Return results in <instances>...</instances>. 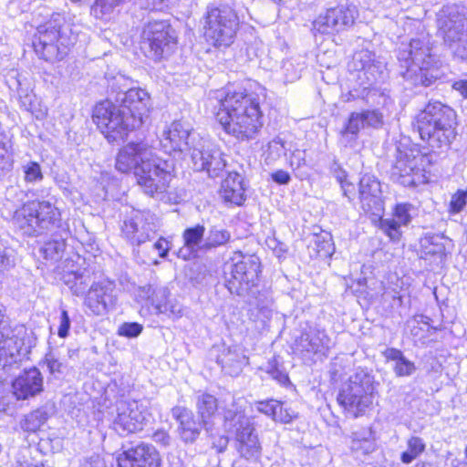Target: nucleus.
I'll list each match as a JSON object with an SVG mask.
<instances>
[{
  "mask_svg": "<svg viewBox=\"0 0 467 467\" xmlns=\"http://www.w3.org/2000/svg\"><path fill=\"white\" fill-rule=\"evenodd\" d=\"M351 67L363 74L368 85L375 83L381 74V65L375 61V55L368 49H361L353 55ZM361 78V75H358Z\"/></svg>",
  "mask_w": 467,
  "mask_h": 467,
  "instance_id": "26",
  "label": "nucleus"
},
{
  "mask_svg": "<svg viewBox=\"0 0 467 467\" xmlns=\"http://www.w3.org/2000/svg\"><path fill=\"white\" fill-rule=\"evenodd\" d=\"M115 167L122 173L133 171L138 185L150 197L166 192L175 176L174 161L158 156L152 147L142 140L130 142L120 149Z\"/></svg>",
  "mask_w": 467,
  "mask_h": 467,
  "instance_id": "2",
  "label": "nucleus"
},
{
  "mask_svg": "<svg viewBox=\"0 0 467 467\" xmlns=\"http://www.w3.org/2000/svg\"><path fill=\"white\" fill-rule=\"evenodd\" d=\"M153 248L158 251L159 255L161 258H165L170 250L169 242L165 238L161 237L154 243Z\"/></svg>",
  "mask_w": 467,
  "mask_h": 467,
  "instance_id": "63",
  "label": "nucleus"
},
{
  "mask_svg": "<svg viewBox=\"0 0 467 467\" xmlns=\"http://www.w3.org/2000/svg\"><path fill=\"white\" fill-rule=\"evenodd\" d=\"M158 228V218L150 210H134L123 222L122 235L132 244L150 240Z\"/></svg>",
  "mask_w": 467,
  "mask_h": 467,
  "instance_id": "16",
  "label": "nucleus"
},
{
  "mask_svg": "<svg viewBox=\"0 0 467 467\" xmlns=\"http://www.w3.org/2000/svg\"><path fill=\"white\" fill-rule=\"evenodd\" d=\"M410 203H399L394 210L393 218L380 219V229L393 241L400 240L401 235L400 226L407 225L411 221Z\"/></svg>",
  "mask_w": 467,
  "mask_h": 467,
  "instance_id": "25",
  "label": "nucleus"
},
{
  "mask_svg": "<svg viewBox=\"0 0 467 467\" xmlns=\"http://www.w3.org/2000/svg\"><path fill=\"white\" fill-rule=\"evenodd\" d=\"M330 173L338 183L348 179L347 171L341 167L337 161H333L329 167Z\"/></svg>",
  "mask_w": 467,
  "mask_h": 467,
  "instance_id": "59",
  "label": "nucleus"
},
{
  "mask_svg": "<svg viewBox=\"0 0 467 467\" xmlns=\"http://www.w3.org/2000/svg\"><path fill=\"white\" fill-rule=\"evenodd\" d=\"M315 243L320 255L328 256L333 254L334 247L330 236H317Z\"/></svg>",
  "mask_w": 467,
  "mask_h": 467,
  "instance_id": "52",
  "label": "nucleus"
},
{
  "mask_svg": "<svg viewBox=\"0 0 467 467\" xmlns=\"http://www.w3.org/2000/svg\"><path fill=\"white\" fill-rule=\"evenodd\" d=\"M25 375L16 378L12 384L13 394L16 400H26L29 397V377L26 369Z\"/></svg>",
  "mask_w": 467,
  "mask_h": 467,
  "instance_id": "43",
  "label": "nucleus"
},
{
  "mask_svg": "<svg viewBox=\"0 0 467 467\" xmlns=\"http://www.w3.org/2000/svg\"><path fill=\"white\" fill-rule=\"evenodd\" d=\"M12 223L15 227L27 234L29 230V207L24 204L20 209H17L14 213Z\"/></svg>",
  "mask_w": 467,
  "mask_h": 467,
  "instance_id": "44",
  "label": "nucleus"
},
{
  "mask_svg": "<svg viewBox=\"0 0 467 467\" xmlns=\"http://www.w3.org/2000/svg\"><path fill=\"white\" fill-rule=\"evenodd\" d=\"M200 138L199 134L191 131L189 125L182 121H173L164 132L161 143L173 151H188Z\"/></svg>",
  "mask_w": 467,
  "mask_h": 467,
  "instance_id": "22",
  "label": "nucleus"
},
{
  "mask_svg": "<svg viewBox=\"0 0 467 467\" xmlns=\"http://www.w3.org/2000/svg\"><path fill=\"white\" fill-rule=\"evenodd\" d=\"M223 420L226 429L243 428L245 423H252L250 419L246 418L243 410L237 406L233 400L230 408H227L223 412Z\"/></svg>",
  "mask_w": 467,
  "mask_h": 467,
  "instance_id": "39",
  "label": "nucleus"
},
{
  "mask_svg": "<svg viewBox=\"0 0 467 467\" xmlns=\"http://www.w3.org/2000/svg\"><path fill=\"white\" fill-rule=\"evenodd\" d=\"M221 196L227 202L241 205L245 200L244 179L237 172H229L221 185Z\"/></svg>",
  "mask_w": 467,
  "mask_h": 467,
  "instance_id": "28",
  "label": "nucleus"
},
{
  "mask_svg": "<svg viewBox=\"0 0 467 467\" xmlns=\"http://www.w3.org/2000/svg\"><path fill=\"white\" fill-rule=\"evenodd\" d=\"M171 416L178 422L177 431L180 439L184 443H194L203 427L202 420H197L193 412L183 406L173 407Z\"/></svg>",
  "mask_w": 467,
  "mask_h": 467,
  "instance_id": "23",
  "label": "nucleus"
},
{
  "mask_svg": "<svg viewBox=\"0 0 467 467\" xmlns=\"http://www.w3.org/2000/svg\"><path fill=\"white\" fill-rule=\"evenodd\" d=\"M339 184L343 196L346 197L348 200V202H352L356 195L355 185L352 182H348V179L345 180V182H340Z\"/></svg>",
  "mask_w": 467,
  "mask_h": 467,
  "instance_id": "61",
  "label": "nucleus"
},
{
  "mask_svg": "<svg viewBox=\"0 0 467 467\" xmlns=\"http://www.w3.org/2000/svg\"><path fill=\"white\" fill-rule=\"evenodd\" d=\"M170 290L165 286L157 287L154 296L150 298L151 306L156 309V313L159 314V306H163L164 302L169 299Z\"/></svg>",
  "mask_w": 467,
  "mask_h": 467,
  "instance_id": "53",
  "label": "nucleus"
},
{
  "mask_svg": "<svg viewBox=\"0 0 467 467\" xmlns=\"http://www.w3.org/2000/svg\"><path fill=\"white\" fill-rule=\"evenodd\" d=\"M295 412L284 407V403H279V408L277 407L276 414L275 415L274 420L280 421L282 423H289L295 418Z\"/></svg>",
  "mask_w": 467,
  "mask_h": 467,
  "instance_id": "55",
  "label": "nucleus"
},
{
  "mask_svg": "<svg viewBox=\"0 0 467 467\" xmlns=\"http://www.w3.org/2000/svg\"><path fill=\"white\" fill-rule=\"evenodd\" d=\"M331 345V338L326 330L317 327H308L296 342L297 350L302 353L313 354L321 358L328 356Z\"/></svg>",
  "mask_w": 467,
  "mask_h": 467,
  "instance_id": "20",
  "label": "nucleus"
},
{
  "mask_svg": "<svg viewBox=\"0 0 467 467\" xmlns=\"http://www.w3.org/2000/svg\"><path fill=\"white\" fill-rule=\"evenodd\" d=\"M243 358L244 357H242L236 349L223 346L221 354L218 355L216 361L223 369L227 370L228 373L237 374L241 371Z\"/></svg>",
  "mask_w": 467,
  "mask_h": 467,
  "instance_id": "35",
  "label": "nucleus"
},
{
  "mask_svg": "<svg viewBox=\"0 0 467 467\" xmlns=\"http://www.w3.org/2000/svg\"><path fill=\"white\" fill-rule=\"evenodd\" d=\"M142 325L137 322L123 323L118 329V334L126 337H136L142 332Z\"/></svg>",
  "mask_w": 467,
  "mask_h": 467,
  "instance_id": "51",
  "label": "nucleus"
},
{
  "mask_svg": "<svg viewBox=\"0 0 467 467\" xmlns=\"http://www.w3.org/2000/svg\"><path fill=\"white\" fill-rule=\"evenodd\" d=\"M117 462L119 467H161V457L153 445L140 442L119 453Z\"/></svg>",
  "mask_w": 467,
  "mask_h": 467,
  "instance_id": "19",
  "label": "nucleus"
},
{
  "mask_svg": "<svg viewBox=\"0 0 467 467\" xmlns=\"http://www.w3.org/2000/svg\"><path fill=\"white\" fill-rule=\"evenodd\" d=\"M467 206V188L464 190H458L454 194H452L450 204H449V213L451 214H456L464 210Z\"/></svg>",
  "mask_w": 467,
  "mask_h": 467,
  "instance_id": "45",
  "label": "nucleus"
},
{
  "mask_svg": "<svg viewBox=\"0 0 467 467\" xmlns=\"http://www.w3.org/2000/svg\"><path fill=\"white\" fill-rule=\"evenodd\" d=\"M466 18L463 16H450L441 23V30L446 45L453 51V47L466 36Z\"/></svg>",
  "mask_w": 467,
  "mask_h": 467,
  "instance_id": "27",
  "label": "nucleus"
},
{
  "mask_svg": "<svg viewBox=\"0 0 467 467\" xmlns=\"http://www.w3.org/2000/svg\"><path fill=\"white\" fill-rule=\"evenodd\" d=\"M306 150H296L293 151L290 159V166L293 169H299L306 165Z\"/></svg>",
  "mask_w": 467,
  "mask_h": 467,
  "instance_id": "57",
  "label": "nucleus"
},
{
  "mask_svg": "<svg viewBox=\"0 0 467 467\" xmlns=\"http://www.w3.org/2000/svg\"><path fill=\"white\" fill-rule=\"evenodd\" d=\"M110 88L120 104L108 99L99 102L92 119L108 141L113 143L123 141L130 130L144 123L151 104L149 93L140 88H129V79L122 75L113 78Z\"/></svg>",
  "mask_w": 467,
  "mask_h": 467,
  "instance_id": "1",
  "label": "nucleus"
},
{
  "mask_svg": "<svg viewBox=\"0 0 467 467\" xmlns=\"http://www.w3.org/2000/svg\"><path fill=\"white\" fill-rule=\"evenodd\" d=\"M265 243L268 248L272 249L277 256L282 255L287 251V245L277 240L275 236L267 237Z\"/></svg>",
  "mask_w": 467,
  "mask_h": 467,
  "instance_id": "58",
  "label": "nucleus"
},
{
  "mask_svg": "<svg viewBox=\"0 0 467 467\" xmlns=\"http://www.w3.org/2000/svg\"><path fill=\"white\" fill-rule=\"evenodd\" d=\"M435 161L431 154H415L412 150H401L398 148L390 169V178L405 187L417 186L426 182L425 172Z\"/></svg>",
  "mask_w": 467,
  "mask_h": 467,
  "instance_id": "10",
  "label": "nucleus"
},
{
  "mask_svg": "<svg viewBox=\"0 0 467 467\" xmlns=\"http://www.w3.org/2000/svg\"><path fill=\"white\" fill-rule=\"evenodd\" d=\"M272 180L282 185L288 184L291 181L290 174L284 171V170H278L271 174Z\"/></svg>",
  "mask_w": 467,
  "mask_h": 467,
  "instance_id": "62",
  "label": "nucleus"
},
{
  "mask_svg": "<svg viewBox=\"0 0 467 467\" xmlns=\"http://www.w3.org/2000/svg\"><path fill=\"white\" fill-rule=\"evenodd\" d=\"M235 448L240 457L256 462L262 456V444L253 423H245L235 431Z\"/></svg>",
  "mask_w": 467,
  "mask_h": 467,
  "instance_id": "21",
  "label": "nucleus"
},
{
  "mask_svg": "<svg viewBox=\"0 0 467 467\" xmlns=\"http://www.w3.org/2000/svg\"><path fill=\"white\" fill-rule=\"evenodd\" d=\"M365 125L359 112H352L340 130V142L345 147H354L358 138V133Z\"/></svg>",
  "mask_w": 467,
  "mask_h": 467,
  "instance_id": "33",
  "label": "nucleus"
},
{
  "mask_svg": "<svg viewBox=\"0 0 467 467\" xmlns=\"http://www.w3.org/2000/svg\"><path fill=\"white\" fill-rule=\"evenodd\" d=\"M188 151L194 170L206 171L211 178L220 176L224 171L226 161L223 153L211 141L200 137Z\"/></svg>",
  "mask_w": 467,
  "mask_h": 467,
  "instance_id": "14",
  "label": "nucleus"
},
{
  "mask_svg": "<svg viewBox=\"0 0 467 467\" xmlns=\"http://www.w3.org/2000/svg\"><path fill=\"white\" fill-rule=\"evenodd\" d=\"M147 406L138 400H119L116 404L114 430L119 435L139 431L148 421Z\"/></svg>",
  "mask_w": 467,
  "mask_h": 467,
  "instance_id": "15",
  "label": "nucleus"
},
{
  "mask_svg": "<svg viewBox=\"0 0 467 467\" xmlns=\"http://www.w3.org/2000/svg\"><path fill=\"white\" fill-rule=\"evenodd\" d=\"M286 82H294L300 78V71L295 69L293 63L287 61L283 66Z\"/></svg>",
  "mask_w": 467,
  "mask_h": 467,
  "instance_id": "60",
  "label": "nucleus"
},
{
  "mask_svg": "<svg viewBox=\"0 0 467 467\" xmlns=\"http://www.w3.org/2000/svg\"><path fill=\"white\" fill-rule=\"evenodd\" d=\"M365 128L379 129L383 125V114L379 109H366L359 112Z\"/></svg>",
  "mask_w": 467,
  "mask_h": 467,
  "instance_id": "46",
  "label": "nucleus"
},
{
  "mask_svg": "<svg viewBox=\"0 0 467 467\" xmlns=\"http://www.w3.org/2000/svg\"><path fill=\"white\" fill-rule=\"evenodd\" d=\"M265 372L275 381L281 385H285L289 382L287 373L280 368L275 360L269 361L265 367Z\"/></svg>",
  "mask_w": 467,
  "mask_h": 467,
  "instance_id": "48",
  "label": "nucleus"
},
{
  "mask_svg": "<svg viewBox=\"0 0 467 467\" xmlns=\"http://www.w3.org/2000/svg\"><path fill=\"white\" fill-rule=\"evenodd\" d=\"M80 467H106L103 460L99 456H91L89 459L85 460Z\"/></svg>",
  "mask_w": 467,
  "mask_h": 467,
  "instance_id": "64",
  "label": "nucleus"
},
{
  "mask_svg": "<svg viewBox=\"0 0 467 467\" xmlns=\"http://www.w3.org/2000/svg\"><path fill=\"white\" fill-rule=\"evenodd\" d=\"M9 142L7 136L0 132V178L5 176L13 166V160L8 152Z\"/></svg>",
  "mask_w": 467,
  "mask_h": 467,
  "instance_id": "41",
  "label": "nucleus"
},
{
  "mask_svg": "<svg viewBox=\"0 0 467 467\" xmlns=\"http://www.w3.org/2000/svg\"><path fill=\"white\" fill-rule=\"evenodd\" d=\"M204 36L218 48L230 47L239 27V18L234 8L226 4H211L204 16Z\"/></svg>",
  "mask_w": 467,
  "mask_h": 467,
  "instance_id": "8",
  "label": "nucleus"
},
{
  "mask_svg": "<svg viewBox=\"0 0 467 467\" xmlns=\"http://www.w3.org/2000/svg\"><path fill=\"white\" fill-rule=\"evenodd\" d=\"M115 285L109 280L93 282L86 294L84 305L92 315L103 316L114 308Z\"/></svg>",
  "mask_w": 467,
  "mask_h": 467,
  "instance_id": "17",
  "label": "nucleus"
},
{
  "mask_svg": "<svg viewBox=\"0 0 467 467\" xmlns=\"http://www.w3.org/2000/svg\"><path fill=\"white\" fill-rule=\"evenodd\" d=\"M231 238V233L227 229L218 225H213L209 228L205 236L202 249L203 251H208L223 246L229 243Z\"/></svg>",
  "mask_w": 467,
  "mask_h": 467,
  "instance_id": "36",
  "label": "nucleus"
},
{
  "mask_svg": "<svg viewBox=\"0 0 467 467\" xmlns=\"http://www.w3.org/2000/svg\"><path fill=\"white\" fill-rule=\"evenodd\" d=\"M15 265V251L12 248L0 246V273L9 270Z\"/></svg>",
  "mask_w": 467,
  "mask_h": 467,
  "instance_id": "50",
  "label": "nucleus"
},
{
  "mask_svg": "<svg viewBox=\"0 0 467 467\" xmlns=\"http://www.w3.org/2000/svg\"><path fill=\"white\" fill-rule=\"evenodd\" d=\"M261 263L255 255H244L237 252L225 264V286L232 295L256 297Z\"/></svg>",
  "mask_w": 467,
  "mask_h": 467,
  "instance_id": "6",
  "label": "nucleus"
},
{
  "mask_svg": "<svg viewBox=\"0 0 467 467\" xmlns=\"http://www.w3.org/2000/svg\"><path fill=\"white\" fill-rule=\"evenodd\" d=\"M175 47L174 31L166 21H152L144 26L141 48L148 57L160 61L171 56Z\"/></svg>",
  "mask_w": 467,
  "mask_h": 467,
  "instance_id": "11",
  "label": "nucleus"
},
{
  "mask_svg": "<svg viewBox=\"0 0 467 467\" xmlns=\"http://www.w3.org/2000/svg\"><path fill=\"white\" fill-rule=\"evenodd\" d=\"M358 13L354 5H339L320 14L312 23L314 35H330L350 28Z\"/></svg>",
  "mask_w": 467,
  "mask_h": 467,
  "instance_id": "13",
  "label": "nucleus"
},
{
  "mask_svg": "<svg viewBox=\"0 0 467 467\" xmlns=\"http://www.w3.org/2000/svg\"><path fill=\"white\" fill-rule=\"evenodd\" d=\"M374 432L371 428H362L352 433V448L363 450L365 453L374 451Z\"/></svg>",
  "mask_w": 467,
  "mask_h": 467,
  "instance_id": "38",
  "label": "nucleus"
},
{
  "mask_svg": "<svg viewBox=\"0 0 467 467\" xmlns=\"http://www.w3.org/2000/svg\"><path fill=\"white\" fill-rule=\"evenodd\" d=\"M70 324H71V321H70L67 311L62 310L61 316H60V320H59L58 331H57V335L60 337L65 338L67 337L68 331L70 328Z\"/></svg>",
  "mask_w": 467,
  "mask_h": 467,
  "instance_id": "56",
  "label": "nucleus"
},
{
  "mask_svg": "<svg viewBox=\"0 0 467 467\" xmlns=\"http://www.w3.org/2000/svg\"><path fill=\"white\" fill-rule=\"evenodd\" d=\"M66 29L64 18L60 15H56L44 25L38 26L32 41L36 54L49 62L62 60L72 44Z\"/></svg>",
  "mask_w": 467,
  "mask_h": 467,
  "instance_id": "7",
  "label": "nucleus"
},
{
  "mask_svg": "<svg viewBox=\"0 0 467 467\" xmlns=\"http://www.w3.org/2000/svg\"><path fill=\"white\" fill-rule=\"evenodd\" d=\"M279 403L280 401L273 399L260 400L254 403V408L258 412L263 413L268 417H271L274 420L275 415L276 414L277 411V407L279 408Z\"/></svg>",
  "mask_w": 467,
  "mask_h": 467,
  "instance_id": "49",
  "label": "nucleus"
},
{
  "mask_svg": "<svg viewBox=\"0 0 467 467\" xmlns=\"http://www.w3.org/2000/svg\"><path fill=\"white\" fill-rule=\"evenodd\" d=\"M218 104L217 120L226 133L238 140L253 139L263 126L259 99L254 93L227 88Z\"/></svg>",
  "mask_w": 467,
  "mask_h": 467,
  "instance_id": "3",
  "label": "nucleus"
},
{
  "mask_svg": "<svg viewBox=\"0 0 467 467\" xmlns=\"http://www.w3.org/2000/svg\"><path fill=\"white\" fill-rule=\"evenodd\" d=\"M205 226L203 224H196L188 227L183 231L182 239L184 247L179 250V257L187 260L192 253L203 250L202 244L204 242Z\"/></svg>",
  "mask_w": 467,
  "mask_h": 467,
  "instance_id": "29",
  "label": "nucleus"
},
{
  "mask_svg": "<svg viewBox=\"0 0 467 467\" xmlns=\"http://www.w3.org/2000/svg\"><path fill=\"white\" fill-rule=\"evenodd\" d=\"M43 390V377L40 371L31 367V397Z\"/></svg>",
  "mask_w": 467,
  "mask_h": 467,
  "instance_id": "54",
  "label": "nucleus"
},
{
  "mask_svg": "<svg viewBox=\"0 0 467 467\" xmlns=\"http://www.w3.org/2000/svg\"><path fill=\"white\" fill-rule=\"evenodd\" d=\"M431 49L428 36L412 38L409 44L400 47L398 60L404 69L401 76L409 86L431 87L441 77Z\"/></svg>",
  "mask_w": 467,
  "mask_h": 467,
  "instance_id": "5",
  "label": "nucleus"
},
{
  "mask_svg": "<svg viewBox=\"0 0 467 467\" xmlns=\"http://www.w3.org/2000/svg\"><path fill=\"white\" fill-rule=\"evenodd\" d=\"M358 199L362 210L367 213L379 216L384 211L381 183L375 175H362L358 182Z\"/></svg>",
  "mask_w": 467,
  "mask_h": 467,
  "instance_id": "18",
  "label": "nucleus"
},
{
  "mask_svg": "<svg viewBox=\"0 0 467 467\" xmlns=\"http://www.w3.org/2000/svg\"><path fill=\"white\" fill-rule=\"evenodd\" d=\"M196 407L203 428L208 431L210 430V420L218 409L217 400L211 394H202L198 396Z\"/></svg>",
  "mask_w": 467,
  "mask_h": 467,
  "instance_id": "34",
  "label": "nucleus"
},
{
  "mask_svg": "<svg viewBox=\"0 0 467 467\" xmlns=\"http://www.w3.org/2000/svg\"><path fill=\"white\" fill-rule=\"evenodd\" d=\"M92 275L93 273L88 268H78L65 274L63 279L73 295L82 296L88 293V288L93 283Z\"/></svg>",
  "mask_w": 467,
  "mask_h": 467,
  "instance_id": "30",
  "label": "nucleus"
},
{
  "mask_svg": "<svg viewBox=\"0 0 467 467\" xmlns=\"http://www.w3.org/2000/svg\"><path fill=\"white\" fill-rule=\"evenodd\" d=\"M455 110L440 101L430 102L416 117L415 128L432 153L450 149L457 135Z\"/></svg>",
  "mask_w": 467,
  "mask_h": 467,
  "instance_id": "4",
  "label": "nucleus"
},
{
  "mask_svg": "<svg viewBox=\"0 0 467 467\" xmlns=\"http://www.w3.org/2000/svg\"><path fill=\"white\" fill-rule=\"evenodd\" d=\"M443 234L427 233L420 239V251L422 257L437 256L442 258L445 255L446 242H448Z\"/></svg>",
  "mask_w": 467,
  "mask_h": 467,
  "instance_id": "32",
  "label": "nucleus"
},
{
  "mask_svg": "<svg viewBox=\"0 0 467 467\" xmlns=\"http://www.w3.org/2000/svg\"><path fill=\"white\" fill-rule=\"evenodd\" d=\"M159 314H164L171 318H179L182 316V306L176 300L169 298L164 306H159Z\"/></svg>",
  "mask_w": 467,
  "mask_h": 467,
  "instance_id": "47",
  "label": "nucleus"
},
{
  "mask_svg": "<svg viewBox=\"0 0 467 467\" xmlns=\"http://www.w3.org/2000/svg\"><path fill=\"white\" fill-rule=\"evenodd\" d=\"M388 361L393 362L392 369L397 377H410L417 369L414 362L409 360L403 352L395 348H389L383 352Z\"/></svg>",
  "mask_w": 467,
  "mask_h": 467,
  "instance_id": "31",
  "label": "nucleus"
},
{
  "mask_svg": "<svg viewBox=\"0 0 467 467\" xmlns=\"http://www.w3.org/2000/svg\"><path fill=\"white\" fill-rule=\"evenodd\" d=\"M55 409L54 402L47 401L41 408L31 412V432L39 429L55 413Z\"/></svg>",
  "mask_w": 467,
  "mask_h": 467,
  "instance_id": "40",
  "label": "nucleus"
},
{
  "mask_svg": "<svg viewBox=\"0 0 467 467\" xmlns=\"http://www.w3.org/2000/svg\"><path fill=\"white\" fill-rule=\"evenodd\" d=\"M26 329L24 326L10 329L5 314L0 309V365L5 367L12 362L28 358L29 346L26 343Z\"/></svg>",
  "mask_w": 467,
  "mask_h": 467,
  "instance_id": "12",
  "label": "nucleus"
},
{
  "mask_svg": "<svg viewBox=\"0 0 467 467\" xmlns=\"http://www.w3.org/2000/svg\"><path fill=\"white\" fill-rule=\"evenodd\" d=\"M64 249V242L59 240H51L46 242L39 247V254L46 260L57 261L61 257Z\"/></svg>",
  "mask_w": 467,
  "mask_h": 467,
  "instance_id": "42",
  "label": "nucleus"
},
{
  "mask_svg": "<svg viewBox=\"0 0 467 467\" xmlns=\"http://www.w3.org/2000/svg\"><path fill=\"white\" fill-rule=\"evenodd\" d=\"M406 444L407 450L400 454V461L404 464H410L418 459L426 451L427 447L425 441L416 435L410 436Z\"/></svg>",
  "mask_w": 467,
  "mask_h": 467,
  "instance_id": "37",
  "label": "nucleus"
},
{
  "mask_svg": "<svg viewBox=\"0 0 467 467\" xmlns=\"http://www.w3.org/2000/svg\"><path fill=\"white\" fill-rule=\"evenodd\" d=\"M59 212L49 202H31V219L35 218L36 227L31 235L40 234L45 230H49L59 220ZM33 223L31 222V228Z\"/></svg>",
  "mask_w": 467,
  "mask_h": 467,
  "instance_id": "24",
  "label": "nucleus"
},
{
  "mask_svg": "<svg viewBox=\"0 0 467 467\" xmlns=\"http://www.w3.org/2000/svg\"><path fill=\"white\" fill-rule=\"evenodd\" d=\"M374 392L373 378L360 369L342 384L337 400L348 414L358 418L364 415L367 409L372 405Z\"/></svg>",
  "mask_w": 467,
  "mask_h": 467,
  "instance_id": "9",
  "label": "nucleus"
}]
</instances>
